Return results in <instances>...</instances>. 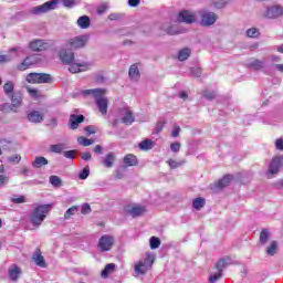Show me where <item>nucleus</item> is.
I'll use <instances>...</instances> for the list:
<instances>
[{
	"instance_id": "nucleus-31",
	"label": "nucleus",
	"mask_w": 283,
	"mask_h": 283,
	"mask_svg": "<svg viewBox=\"0 0 283 283\" xmlns=\"http://www.w3.org/2000/svg\"><path fill=\"white\" fill-rule=\"evenodd\" d=\"M10 200L13 205H23L28 202V199L25 198V196H19V195H12Z\"/></svg>"
},
{
	"instance_id": "nucleus-12",
	"label": "nucleus",
	"mask_w": 283,
	"mask_h": 283,
	"mask_svg": "<svg viewBox=\"0 0 283 283\" xmlns=\"http://www.w3.org/2000/svg\"><path fill=\"white\" fill-rule=\"evenodd\" d=\"M218 21V15L210 11H202L201 12V25L209 27L213 25Z\"/></svg>"
},
{
	"instance_id": "nucleus-3",
	"label": "nucleus",
	"mask_w": 283,
	"mask_h": 283,
	"mask_svg": "<svg viewBox=\"0 0 283 283\" xmlns=\"http://www.w3.org/2000/svg\"><path fill=\"white\" fill-rule=\"evenodd\" d=\"M52 211V203L36 205L29 216V220L35 229H39L45 222V218L50 216Z\"/></svg>"
},
{
	"instance_id": "nucleus-25",
	"label": "nucleus",
	"mask_w": 283,
	"mask_h": 283,
	"mask_svg": "<svg viewBox=\"0 0 283 283\" xmlns=\"http://www.w3.org/2000/svg\"><path fill=\"white\" fill-rule=\"evenodd\" d=\"M35 60L34 56H28L27 59L23 60V62L19 65L20 72H25L28 67H32L34 65Z\"/></svg>"
},
{
	"instance_id": "nucleus-8",
	"label": "nucleus",
	"mask_w": 283,
	"mask_h": 283,
	"mask_svg": "<svg viewBox=\"0 0 283 283\" xmlns=\"http://www.w3.org/2000/svg\"><path fill=\"white\" fill-rule=\"evenodd\" d=\"M112 247H114V237L104 234L99 238L97 249L102 251V253L112 251Z\"/></svg>"
},
{
	"instance_id": "nucleus-59",
	"label": "nucleus",
	"mask_w": 283,
	"mask_h": 283,
	"mask_svg": "<svg viewBox=\"0 0 283 283\" xmlns=\"http://www.w3.org/2000/svg\"><path fill=\"white\" fill-rule=\"evenodd\" d=\"M191 75L192 76H200V74H202V70L198 69V67H192L190 69Z\"/></svg>"
},
{
	"instance_id": "nucleus-34",
	"label": "nucleus",
	"mask_w": 283,
	"mask_h": 283,
	"mask_svg": "<svg viewBox=\"0 0 283 283\" xmlns=\"http://www.w3.org/2000/svg\"><path fill=\"white\" fill-rule=\"evenodd\" d=\"M50 184L52 185V187H61L63 185V181L61 180V177L56 176V175H52L50 178Z\"/></svg>"
},
{
	"instance_id": "nucleus-7",
	"label": "nucleus",
	"mask_w": 283,
	"mask_h": 283,
	"mask_svg": "<svg viewBox=\"0 0 283 283\" xmlns=\"http://www.w3.org/2000/svg\"><path fill=\"white\" fill-rule=\"evenodd\" d=\"M87 35H77L67 40L65 48H71V50H78L87 45Z\"/></svg>"
},
{
	"instance_id": "nucleus-39",
	"label": "nucleus",
	"mask_w": 283,
	"mask_h": 283,
	"mask_svg": "<svg viewBox=\"0 0 283 283\" xmlns=\"http://www.w3.org/2000/svg\"><path fill=\"white\" fill-rule=\"evenodd\" d=\"M167 34L174 35V34H182L185 30H179L178 27H168L164 28Z\"/></svg>"
},
{
	"instance_id": "nucleus-22",
	"label": "nucleus",
	"mask_w": 283,
	"mask_h": 283,
	"mask_svg": "<svg viewBox=\"0 0 283 283\" xmlns=\"http://www.w3.org/2000/svg\"><path fill=\"white\" fill-rule=\"evenodd\" d=\"M20 275H21V268L17 266V264L11 265L9 269L10 280H12V282H17Z\"/></svg>"
},
{
	"instance_id": "nucleus-40",
	"label": "nucleus",
	"mask_w": 283,
	"mask_h": 283,
	"mask_svg": "<svg viewBox=\"0 0 283 283\" xmlns=\"http://www.w3.org/2000/svg\"><path fill=\"white\" fill-rule=\"evenodd\" d=\"M76 211H78V207L76 206L69 208L64 213V220H70V218H72V216H74Z\"/></svg>"
},
{
	"instance_id": "nucleus-23",
	"label": "nucleus",
	"mask_w": 283,
	"mask_h": 283,
	"mask_svg": "<svg viewBox=\"0 0 283 283\" xmlns=\"http://www.w3.org/2000/svg\"><path fill=\"white\" fill-rule=\"evenodd\" d=\"M30 123H43V114L39 111H33L28 114Z\"/></svg>"
},
{
	"instance_id": "nucleus-50",
	"label": "nucleus",
	"mask_w": 283,
	"mask_h": 283,
	"mask_svg": "<svg viewBox=\"0 0 283 283\" xmlns=\"http://www.w3.org/2000/svg\"><path fill=\"white\" fill-rule=\"evenodd\" d=\"M216 96H217L216 92H209V91L203 92V97L207 98L208 101H213Z\"/></svg>"
},
{
	"instance_id": "nucleus-28",
	"label": "nucleus",
	"mask_w": 283,
	"mask_h": 283,
	"mask_svg": "<svg viewBox=\"0 0 283 283\" xmlns=\"http://www.w3.org/2000/svg\"><path fill=\"white\" fill-rule=\"evenodd\" d=\"M45 165H48V159L45 157H35L32 163V167L35 169H41V167H44Z\"/></svg>"
},
{
	"instance_id": "nucleus-51",
	"label": "nucleus",
	"mask_w": 283,
	"mask_h": 283,
	"mask_svg": "<svg viewBox=\"0 0 283 283\" xmlns=\"http://www.w3.org/2000/svg\"><path fill=\"white\" fill-rule=\"evenodd\" d=\"M81 213L87 216V213H92V207L88 203H84L81 209Z\"/></svg>"
},
{
	"instance_id": "nucleus-37",
	"label": "nucleus",
	"mask_w": 283,
	"mask_h": 283,
	"mask_svg": "<svg viewBox=\"0 0 283 283\" xmlns=\"http://www.w3.org/2000/svg\"><path fill=\"white\" fill-rule=\"evenodd\" d=\"M63 149H65V144H54L50 146V151L53 154H62Z\"/></svg>"
},
{
	"instance_id": "nucleus-15",
	"label": "nucleus",
	"mask_w": 283,
	"mask_h": 283,
	"mask_svg": "<svg viewBox=\"0 0 283 283\" xmlns=\"http://www.w3.org/2000/svg\"><path fill=\"white\" fill-rule=\"evenodd\" d=\"M85 122L84 115L72 114L69 119L70 129H78V125Z\"/></svg>"
},
{
	"instance_id": "nucleus-53",
	"label": "nucleus",
	"mask_w": 283,
	"mask_h": 283,
	"mask_svg": "<svg viewBox=\"0 0 283 283\" xmlns=\"http://www.w3.org/2000/svg\"><path fill=\"white\" fill-rule=\"evenodd\" d=\"M164 128H165V123L158 122L153 134H160V132H163Z\"/></svg>"
},
{
	"instance_id": "nucleus-32",
	"label": "nucleus",
	"mask_w": 283,
	"mask_h": 283,
	"mask_svg": "<svg viewBox=\"0 0 283 283\" xmlns=\"http://www.w3.org/2000/svg\"><path fill=\"white\" fill-rule=\"evenodd\" d=\"M189 56H191V50L187 49V48L180 50L178 53L179 61H187V59H189Z\"/></svg>"
},
{
	"instance_id": "nucleus-27",
	"label": "nucleus",
	"mask_w": 283,
	"mask_h": 283,
	"mask_svg": "<svg viewBox=\"0 0 283 283\" xmlns=\"http://www.w3.org/2000/svg\"><path fill=\"white\" fill-rule=\"evenodd\" d=\"M128 74L133 81H138V78H140V71L138 70V65L133 64L129 69Z\"/></svg>"
},
{
	"instance_id": "nucleus-41",
	"label": "nucleus",
	"mask_w": 283,
	"mask_h": 283,
	"mask_svg": "<svg viewBox=\"0 0 283 283\" xmlns=\"http://www.w3.org/2000/svg\"><path fill=\"white\" fill-rule=\"evenodd\" d=\"M277 251V241H272L270 247L266 249L268 255H275Z\"/></svg>"
},
{
	"instance_id": "nucleus-18",
	"label": "nucleus",
	"mask_w": 283,
	"mask_h": 283,
	"mask_svg": "<svg viewBox=\"0 0 283 283\" xmlns=\"http://www.w3.org/2000/svg\"><path fill=\"white\" fill-rule=\"evenodd\" d=\"M114 163H116V153L111 151L104 157L103 165L106 169H112V167H114Z\"/></svg>"
},
{
	"instance_id": "nucleus-55",
	"label": "nucleus",
	"mask_w": 283,
	"mask_h": 283,
	"mask_svg": "<svg viewBox=\"0 0 283 283\" xmlns=\"http://www.w3.org/2000/svg\"><path fill=\"white\" fill-rule=\"evenodd\" d=\"M167 163L171 169H178V167H180V165H182L174 159H169Z\"/></svg>"
},
{
	"instance_id": "nucleus-4",
	"label": "nucleus",
	"mask_w": 283,
	"mask_h": 283,
	"mask_svg": "<svg viewBox=\"0 0 283 283\" xmlns=\"http://www.w3.org/2000/svg\"><path fill=\"white\" fill-rule=\"evenodd\" d=\"M154 266V254H148L135 265V272L145 275Z\"/></svg>"
},
{
	"instance_id": "nucleus-1",
	"label": "nucleus",
	"mask_w": 283,
	"mask_h": 283,
	"mask_svg": "<svg viewBox=\"0 0 283 283\" xmlns=\"http://www.w3.org/2000/svg\"><path fill=\"white\" fill-rule=\"evenodd\" d=\"M59 56L62 63L71 65L69 67V72H71V74H78V72H87V70H90V64L87 63H74V52L67 49H62Z\"/></svg>"
},
{
	"instance_id": "nucleus-47",
	"label": "nucleus",
	"mask_w": 283,
	"mask_h": 283,
	"mask_svg": "<svg viewBox=\"0 0 283 283\" xmlns=\"http://www.w3.org/2000/svg\"><path fill=\"white\" fill-rule=\"evenodd\" d=\"M76 154H78V150H66L63 153V156H64V158L74 160V158H76Z\"/></svg>"
},
{
	"instance_id": "nucleus-64",
	"label": "nucleus",
	"mask_w": 283,
	"mask_h": 283,
	"mask_svg": "<svg viewBox=\"0 0 283 283\" xmlns=\"http://www.w3.org/2000/svg\"><path fill=\"white\" fill-rule=\"evenodd\" d=\"M82 159L83 160H92V154H90V153H84L83 155H82Z\"/></svg>"
},
{
	"instance_id": "nucleus-63",
	"label": "nucleus",
	"mask_w": 283,
	"mask_h": 283,
	"mask_svg": "<svg viewBox=\"0 0 283 283\" xmlns=\"http://www.w3.org/2000/svg\"><path fill=\"white\" fill-rule=\"evenodd\" d=\"M3 185H8V177L0 175V187H3Z\"/></svg>"
},
{
	"instance_id": "nucleus-14",
	"label": "nucleus",
	"mask_w": 283,
	"mask_h": 283,
	"mask_svg": "<svg viewBox=\"0 0 283 283\" xmlns=\"http://www.w3.org/2000/svg\"><path fill=\"white\" fill-rule=\"evenodd\" d=\"M280 167H282V158L274 157L270 163L268 174L275 176V174L280 172Z\"/></svg>"
},
{
	"instance_id": "nucleus-49",
	"label": "nucleus",
	"mask_w": 283,
	"mask_h": 283,
	"mask_svg": "<svg viewBox=\"0 0 283 283\" xmlns=\"http://www.w3.org/2000/svg\"><path fill=\"white\" fill-rule=\"evenodd\" d=\"M222 277V272L218 271V273H214L213 275H210L209 282L210 283H216L217 280H220Z\"/></svg>"
},
{
	"instance_id": "nucleus-54",
	"label": "nucleus",
	"mask_w": 283,
	"mask_h": 283,
	"mask_svg": "<svg viewBox=\"0 0 283 283\" xmlns=\"http://www.w3.org/2000/svg\"><path fill=\"white\" fill-rule=\"evenodd\" d=\"M62 2L65 8H74L76 6L75 0H63Z\"/></svg>"
},
{
	"instance_id": "nucleus-20",
	"label": "nucleus",
	"mask_w": 283,
	"mask_h": 283,
	"mask_svg": "<svg viewBox=\"0 0 283 283\" xmlns=\"http://www.w3.org/2000/svg\"><path fill=\"white\" fill-rule=\"evenodd\" d=\"M33 260L38 266L41 269H45L48 264L45 263V258L41 255V250L36 249L35 252L33 253Z\"/></svg>"
},
{
	"instance_id": "nucleus-29",
	"label": "nucleus",
	"mask_w": 283,
	"mask_h": 283,
	"mask_svg": "<svg viewBox=\"0 0 283 283\" xmlns=\"http://www.w3.org/2000/svg\"><path fill=\"white\" fill-rule=\"evenodd\" d=\"M248 67H251L252 70H263L264 69V62L260 60H252L248 63Z\"/></svg>"
},
{
	"instance_id": "nucleus-17",
	"label": "nucleus",
	"mask_w": 283,
	"mask_h": 283,
	"mask_svg": "<svg viewBox=\"0 0 283 283\" xmlns=\"http://www.w3.org/2000/svg\"><path fill=\"white\" fill-rule=\"evenodd\" d=\"M145 211L147 210L143 206H134L126 209V212L128 213V216H132V218H138L139 216H143Z\"/></svg>"
},
{
	"instance_id": "nucleus-61",
	"label": "nucleus",
	"mask_w": 283,
	"mask_h": 283,
	"mask_svg": "<svg viewBox=\"0 0 283 283\" xmlns=\"http://www.w3.org/2000/svg\"><path fill=\"white\" fill-rule=\"evenodd\" d=\"M128 6L130 8H137V6H140V0H128Z\"/></svg>"
},
{
	"instance_id": "nucleus-44",
	"label": "nucleus",
	"mask_w": 283,
	"mask_h": 283,
	"mask_svg": "<svg viewBox=\"0 0 283 283\" xmlns=\"http://www.w3.org/2000/svg\"><path fill=\"white\" fill-rule=\"evenodd\" d=\"M149 243L150 249H158L160 247V239L158 237H151Z\"/></svg>"
},
{
	"instance_id": "nucleus-30",
	"label": "nucleus",
	"mask_w": 283,
	"mask_h": 283,
	"mask_svg": "<svg viewBox=\"0 0 283 283\" xmlns=\"http://www.w3.org/2000/svg\"><path fill=\"white\" fill-rule=\"evenodd\" d=\"M207 205V201L202 197H198L192 201L193 209H197V211H200Z\"/></svg>"
},
{
	"instance_id": "nucleus-36",
	"label": "nucleus",
	"mask_w": 283,
	"mask_h": 283,
	"mask_svg": "<svg viewBox=\"0 0 283 283\" xmlns=\"http://www.w3.org/2000/svg\"><path fill=\"white\" fill-rule=\"evenodd\" d=\"M154 147V142L150 139H145L142 143H139V148L143 149L144 151H147Z\"/></svg>"
},
{
	"instance_id": "nucleus-45",
	"label": "nucleus",
	"mask_w": 283,
	"mask_h": 283,
	"mask_svg": "<svg viewBox=\"0 0 283 283\" xmlns=\"http://www.w3.org/2000/svg\"><path fill=\"white\" fill-rule=\"evenodd\" d=\"M261 244H266L269 242V230H262L260 234Z\"/></svg>"
},
{
	"instance_id": "nucleus-2",
	"label": "nucleus",
	"mask_w": 283,
	"mask_h": 283,
	"mask_svg": "<svg viewBox=\"0 0 283 283\" xmlns=\"http://www.w3.org/2000/svg\"><path fill=\"white\" fill-rule=\"evenodd\" d=\"M105 88H90L82 91V96H92V98H95V104L103 116L107 114V107L109 105V101L105 97Z\"/></svg>"
},
{
	"instance_id": "nucleus-19",
	"label": "nucleus",
	"mask_w": 283,
	"mask_h": 283,
	"mask_svg": "<svg viewBox=\"0 0 283 283\" xmlns=\"http://www.w3.org/2000/svg\"><path fill=\"white\" fill-rule=\"evenodd\" d=\"M231 180H233V176L226 175L223 178L214 184V187L217 189H224V187H229V185H231Z\"/></svg>"
},
{
	"instance_id": "nucleus-5",
	"label": "nucleus",
	"mask_w": 283,
	"mask_h": 283,
	"mask_svg": "<svg viewBox=\"0 0 283 283\" xmlns=\"http://www.w3.org/2000/svg\"><path fill=\"white\" fill-rule=\"evenodd\" d=\"M59 6V0H51L41 6L33 7L31 9V14H45V12H51V10H56Z\"/></svg>"
},
{
	"instance_id": "nucleus-57",
	"label": "nucleus",
	"mask_w": 283,
	"mask_h": 283,
	"mask_svg": "<svg viewBox=\"0 0 283 283\" xmlns=\"http://www.w3.org/2000/svg\"><path fill=\"white\" fill-rule=\"evenodd\" d=\"M107 12V4L103 3L97 8V14H105Z\"/></svg>"
},
{
	"instance_id": "nucleus-13",
	"label": "nucleus",
	"mask_w": 283,
	"mask_h": 283,
	"mask_svg": "<svg viewBox=\"0 0 283 283\" xmlns=\"http://www.w3.org/2000/svg\"><path fill=\"white\" fill-rule=\"evenodd\" d=\"M283 8L280 6H273L266 9L265 17L266 19H277L282 17Z\"/></svg>"
},
{
	"instance_id": "nucleus-9",
	"label": "nucleus",
	"mask_w": 283,
	"mask_h": 283,
	"mask_svg": "<svg viewBox=\"0 0 283 283\" xmlns=\"http://www.w3.org/2000/svg\"><path fill=\"white\" fill-rule=\"evenodd\" d=\"M50 48V43L45 40H32L29 43V50H32V52H43Z\"/></svg>"
},
{
	"instance_id": "nucleus-21",
	"label": "nucleus",
	"mask_w": 283,
	"mask_h": 283,
	"mask_svg": "<svg viewBox=\"0 0 283 283\" xmlns=\"http://www.w3.org/2000/svg\"><path fill=\"white\" fill-rule=\"evenodd\" d=\"M77 25L81 28V30H87L90 25L92 24V20L88 15H82L76 21Z\"/></svg>"
},
{
	"instance_id": "nucleus-16",
	"label": "nucleus",
	"mask_w": 283,
	"mask_h": 283,
	"mask_svg": "<svg viewBox=\"0 0 283 283\" xmlns=\"http://www.w3.org/2000/svg\"><path fill=\"white\" fill-rule=\"evenodd\" d=\"M12 55H0V63H7V61H12L14 56H19L20 53H23L21 46H17L10 50Z\"/></svg>"
},
{
	"instance_id": "nucleus-43",
	"label": "nucleus",
	"mask_w": 283,
	"mask_h": 283,
	"mask_svg": "<svg viewBox=\"0 0 283 283\" xmlns=\"http://www.w3.org/2000/svg\"><path fill=\"white\" fill-rule=\"evenodd\" d=\"M80 180H87L90 178V166L83 168V170L78 174Z\"/></svg>"
},
{
	"instance_id": "nucleus-46",
	"label": "nucleus",
	"mask_w": 283,
	"mask_h": 283,
	"mask_svg": "<svg viewBox=\"0 0 283 283\" xmlns=\"http://www.w3.org/2000/svg\"><path fill=\"white\" fill-rule=\"evenodd\" d=\"M27 92L31 96V98H39L41 95L39 94V90L27 86Z\"/></svg>"
},
{
	"instance_id": "nucleus-10",
	"label": "nucleus",
	"mask_w": 283,
	"mask_h": 283,
	"mask_svg": "<svg viewBox=\"0 0 283 283\" xmlns=\"http://www.w3.org/2000/svg\"><path fill=\"white\" fill-rule=\"evenodd\" d=\"M177 21H179L180 23H188V24L195 23L196 12H192L189 10L180 11L177 17Z\"/></svg>"
},
{
	"instance_id": "nucleus-35",
	"label": "nucleus",
	"mask_w": 283,
	"mask_h": 283,
	"mask_svg": "<svg viewBox=\"0 0 283 283\" xmlns=\"http://www.w3.org/2000/svg\"><path fill=\"white\" fill-rule=\"evenodd\" d=\"M249 39H258L260 36V30L258 28H250L245 32Z\"/></svg>"
},
{
	"instance_id": "nucleus-58",
	"label": "nucleus",
	"mask_w": 283,
	"mask_h": 283,
	"mask_svg": "<svg viewBox=\"0 0 283 283\" xmlns=\"http://www.w3.org/2000/svg\"><path fill=\"white\" fill-rule=\"evenodd\" d=\"M84 132H86V134L90 136V135H92V134H96V127H94V126H86L85 128H84Z\"/></svg>"
},
{
	"instance_id": "nucleus-11",
	"label": "nucleus",
	"mask_w": 283,
	"mask_h": 283,
	"mask_svg": "<svg viewBox=\"0 0 283 283\" xmlns=\"http://www.w3.org/2000/svg\"><path fill=\"white\" fill-rule=\"evenodd\" d=\"M119 116H122V123H124V125H132V123L136 120L129 107L119 108Z\"/></svg>"
},
{
	"instance_id": "nucleus-52",
	"label": "nucleus",
	"mask_w": 283,
	"mask_h": 283,
	"mask_svg": "<svg viewBox=\"0 0 283 283\" xmlns=\"http://www.w3.org/2000/svg\"><path fill=\"white\" fill-rule=\"evenodd\" d=\"M180 147L181 145L178 142L170 144V149L174 154H178V151H180Z\"/></svg>"
},
{
	"instance_id": "nucleus-26",
	"label": "nucleus",
	"mask_w": 283,
	"mask_h": 283,
	"mask_svg": "<svg viewBox=\"0 0 283 283\" xmlns=\"http://www.w3.org/2000/svg\"><path fill=\"white\" fill-rule=\"evenodd\" d=\"M21 103H23V95H21L19 92L13 93L11 95L12 107H21Z\"/></svg>"
},
{
	"instance_id": "nucleus-24",
	"label": "nucleus",
	"mask_w": 283,
	"mask_h": 283,
	"mask_svg": "<svg viewBox=\"0 0 283 283\" xmlns=\"http://www.w3.org/2000/svg\"><path fill=\"white\" fill-rule=\"evenodd\" d=\"M123 163L126 167H136L138 165V158H136V155L128 154L124 157Z\"/></svg>"
},
{
	"instance_id": "nucleus-56",
	"label": "nucleus",
	"mask_w": 283,
	"mask_h": 283,
	"mask_svg": "<svg viewBox=\"0 0 283 283\" xmlns=\"http://www.w3.org/2000/svg\"><path fill=\"white\" fill-rule=\"evenodd\" d=\"M172 138H178L180 136V126H175L171 132Z\"/></svg>"
},
{
	"instance_id": "nucleus-33",
	"label": "nucleus",
	"mask_w": 283,
	"mask_h": 283,
	"mask_svg": "<svg viewBox=\"0 0 283 283\" xmlns=\"http://www.w3.org/2000/svg\"><path fill=\"white\" fill-rule=\"evenodd\" d=\"M227 264H229V258H223L220 259L217 264H216V269L222 273V271H224V266H227Z\"/></svg>"
},
{
	"instance_id": "nucleus-42",
	"label": "nucleus",
	"mask_w": 283,
	"mask_h": 283,
	"mask_svg": "<svg viewBox=\"0 0 283 283\" xmlns=\"http://www.w3.org/2000/svg\"><path fill=\"white\" fill-rule=\"evenodd\" d=\"M3 90L4 94H7V96H10V94L14 92V84L12 82H7L3 86Z\"/></svg>"
},
{
	"instance_id": "nucleus-62",
	"label": "nucleus",
	"mask_w": 283,
	"mask_h": 283,
	"mask_svg": "<svg viewBox=\"0 0 283 283\" xmlns=\"http://www.w3.org/2000/svg\"><path fill=\"white\" fill-rule=\"evenodd\" d=\"M104 269H106V271H107L108 273H112V271H114V270L116 269V264H114V263H108V264H106V266H105Z\"/></svg>"
},
{
	"instance_id": "nucleus-38",
	"label": "nucleus",
	"mask_w": 283,
	"mask_h": 283,
	"mask_svg": "<svg viewBox=\"0 0 283 283\" xmlns=\"http://www.w3.org/2000/svg\"><path fill=\"white\" fill-rule=\"evenodd\" d=\"M78 145H82V147H90V145H94V139H87L83 136L77 138Z\"/></svg>"
},
{
	"instance_id": "nucleus-60",
	"label": "nucleus",
	"mask_w": 283,
	"mask_h": 283,
	"mask_svg": "<svg viewBox=\"0 0 283 283\" xmlns=\"http://www.w3.org/2000/svg\"><path fill=\"white\" fill-rule=\"evenodd\" d=\"M275 147L279 149V151H283V139L279 138L275 140Z\"/></svg>"
},
{
	"instance_id": "nucleus-48",
	"label": "nucleus",
	"mask_w": 283,
	"mask_h": 283,
	"mask_svg": "<svg viewBox=\"0 0 283 283\" xmlns=\"http://www.w3.org/2000/svg\"><path fill=\"white\" fill-rule=\"evenodd\" d=\"M12 107L13 106H11L9 103H4V104L1 105L0 109L4 114H10V112H14V108H12Z\"/></svg>"
},
{
	"instance_id": "nucleus-6",
	"label": "nucleus",
	"mask_w": 283,
	"mask_h": 283,
	"mask_svg": "<svg viewBox=\"0 0 283 283\" xmlns=\"http://www.w3.org/2000/svg\"><path fill=\"white\" fill-rule=\"evenodd\" d=\"M27 83H52V76L48 73H30L27 75Z\"/></svg>"
}]
</instances>
